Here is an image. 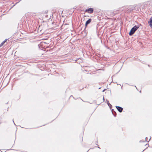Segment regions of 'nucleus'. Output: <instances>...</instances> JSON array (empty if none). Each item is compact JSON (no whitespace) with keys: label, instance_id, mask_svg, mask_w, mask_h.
<instances>
[{"label":"nucleus","instance_id":"nucleus-1","mask_svg":"<svg viewBox=\"0 0 152 152\" xmlns=\"http://www.w3.org/2000/svg\"><path fill=\"white\" fill-rule=\"evenodd\" d=\"M139 26H135L134 27L132 28L129 33V35L131 36L133 35L135 31L139 28Z\"/></svg>","mask_w":152,"mask_h":152},{"label":"nucleus","instance_id":"nucleus-2","mask_svg":"<svg viewBox=\"0 0 152 152\" xmlns=\"http://www.w3.org/2000/svg\"><path fill=\"white\" fill-rule=\"evenodd\" d=\"M94 10L93 8H90L86 10L85 11V12H87L89 13H92L93 12Z\"/></svg>","mask_w":152,"mask_h":152},{"label":"nucleus","instance_id":"nucleus-3","mask_svg":"<svg viewBox=\"0 0 152 152\" xmlns=\"http://www.w3.org/2000/svg\"><path fill=\"white\" fill-rule=\"evenodd\" d=\"M116 108H117L118 110L120 113L122 112L123 111V109L122 107H119V106H116Z\"/></svg>","mask_w":152,"mask_h":152},{"label":"nucleus","instance_id":"nucleus-4","mask_svg":"<svg viewBox=\"0 0 152 152\" xmlns=\"http://www.w3.org/2000/svg\"><path fill=\"white\" fill-rule=\"evenodd\" d=\"M148 23L151 27H152V17L150 18V20L148 22Z\"/></svg>","mask_w":152,"mask_h":152},{"label":"nucleus","instance_id":"nucleus-5","mask_svg":"<svg viewBox=\"0 0 152 152\" xmlns=\"http://www.w3.org/2000/svg\"><path fill=\"white\" fill-rule=\"evenodd\" d=\"M91 20H92L91 19H89L86 21L85 23L86 26L88 24H89L91 23Z\"/></svg>","mask_w":152,"mask_h":152},{"label":"nucleus","instance_id":"nucleus-6","mask_svg":"<svg viewBox=\"0 0 152 152\" xmlns=\"http://www.w3.org/2000/svg\"><path fill=\"white\" fill-rule=\"evenodd\" d=\"M7 40V39H5L4 41H3L0 44V47H1L6 42V41Z\"/></svg>","mask_w":152,"mask_h":152},{"label":"nucleus","instance_id":"nucleus-7","mask_svg":"<svg viewBox=\"0 0 152 152\" xmlns=\"http://www.w3.org/2000/svg\"><path fill=\"white\" fill-rule=\"evenodd\" d=\"M106 101L108 106L111 107H112V105L109 103V101L107 99L106 100Z\"/></svg>","mask_w":152,"mask_h":152},{"label":"nucleus","instance_id":"nucleus-8","mask_svg":"<svg viewBox=\"0 0 152 152\" xmlns=\"http://www.w3.org/2000/svg\"><path fill=\"white\" fill-rule=\"evenodd\" d=\"M145 140L147 141V137L145 138Z\"/></svg>","mask_w":152,"mask_h":152},{"label":"nucleus","instance_id":"nucleus-9","mask_svg":"<svg viewBox=\"0 0 152 152\" xmlns=\"http://www.w3.org/2000/svg\"><path fill=\"white\" fill-rule=\"evenodd\" d=\"M103 100L104 101V97L103 96Z\"/></svg>","mask_w":152,"mask_h":152},{"label":"nucleus","instance_id":"nucleus-10","mask_svg":"<svg viewBox=\"0 0 152 152\" xmlns=\"http://www.w3.org/2000/svg\"><path fill=\"white\" fill-rule=\"evenodd\" d=\"M13 122L14 123V121H13ZM14 124H15V123H14Z\"/></svg>","mask_w":152,"mask_h":152}]
</instances>
